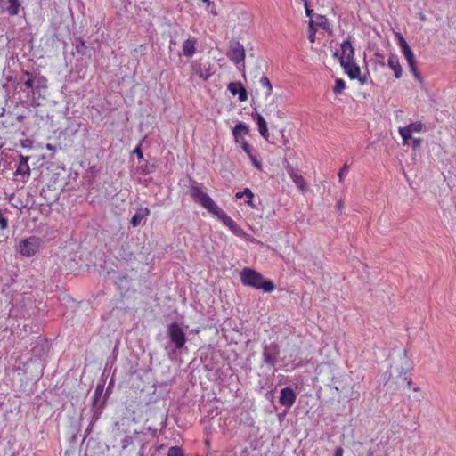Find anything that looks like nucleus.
<instances>
[{"label":"nucleus","instance_id":"obj_14","mask_svg":"<svg viewBox=\"0 0 456 456\" xmlns=\"http://www.w3.org/2000/svg\"><path fill=\"white\" fill-rule=\"evenodd\" d=\"M242 148V150L247 153L251 163L257 170H262V163L257 159L256 156L253 153V147L246 141V139H242L241 142H239Z\"/></svg>","mask_w":456,"mask_h":456},{"label":"nucleus","instance_id":"obj_9","mask_svg":"<svg viewBox=\"0 0 456 456\" xmlns=\"http://www.w3.org/2000/svg\"><path fill=\"white\" fill-rule=\"evenodd\" d=\"M227 56L235 64L244 61L246 57L244 46L238 41L233 42L230 46Z\"/></svg>","mask_w":456,"mask_h":456},{"label":"nucleus","instance_id":"obj_23","mask_svg":"<svg viewBox=\"0 0 456 456\" xmlns=\"http://www.w3.org/2000/svg\"><path fill=\"white\" fill-rule=\"evenodd\" d=\"M259 83H260V86L264 89H265L266 95L267 96L271 95L272 91H273V86H272V84H271L269 78L265 76H263V77H261Z\"/></svg>","mask_w":456,"mask_h":456},{"label":"nucleus","instance_id":"obj_30","mask_svg":"<svg viewBox=\"0 0 456 456\" xmlns=\"http://www.w3.org/2000/svg\"><path fill=\"white\" fill-rule=\"evenodd\" d=\"M349 166L346 163L343 167L338 171V176L339 178V182L343 183L344 177L346 175Z\"/></svg>","mask_w":456,"mask_h":456},{"label":"nucleus","instance_id":"obj_42","mask_svg":"<svg viewBox=\"0 0 456 456\" xmlns=\"http://www.w3.org/2000/svg\"><path fill=\"white\" fill-rule=\"evenodd\" d=\"M175 44H176L175 41L170 40V45L169 46H171L172 45H175Z\"/></svg>","mask_w":456,"mask_h":456},{"label":"nucleus","instance_id":"obj_25","mask_svg":"<svg viewBox=\"0 0 456 456\" xmlns=\"http://www.w3.org/2000/svg\"><path fill=\"white\" fill-rule=\"evenodd\" d=\"M244 196H246L248 198V200L253 199L254 193L252 192V191L249 188H245L243 191H238L235 194V198L238 200L242 199Z\"/></svg>","mask_w":456,"mask_h":456},{"label":"nucleus","instance_id":"obj_13","mask_svg":"<svg viewBox=\"0 0 456 456\" xmlns=\"http://www.w3.org/2000/svg\"><path fill=\"white\" fill-rule=\"evenodd\" d=\"M345 73L350 77V79H356L359 77L361 69L360 67L354 62V60L347 61L346 62H340Z\"/></svg>","mask_w":456,"mask_h":456},{"label":"nucleus","instance_id":"obj_33","mask_svg":"<svg viewBox=\"0 0 456 456\" xmlns=\"http://www.w3.org/2000/svg\"><path fill=\"white\" fill-rule=\"evenodd\" d=\"M412 148L413 150H417L420 147L422 140L420 138H412Z\"/></svg>","mask_w":456,"mask_h":456},{"label":"nucleus","instance_id":"obj_21","mask_svg":"<svg viewBox=\"0 0 456 456\" xmlns=\"http://www.w3.org/2000/svg\"><path fill=\"white\" fill-rule=\"evenodd\" d=\"M248 131H249L248 126H247L246 124H244L242 122H240L239 124H237L232 131L235 142H240V138L241 136H245L246 134H248Z\"/></svg>","mask_w":456,"mask_h":456},{"label":"nucleus","instance_id":"obj_5","mask_svg":"<svg viewBox=\"0 0 456 456\" xmlns=\"http://www.w3.org/2000/svg\"><path fill=\"white\" fill-rule=\"evenodd\" d=\"M41 242V239L36 236L25 238L19 244V251L23 256L31 257L38 252Z\"/></svg>","mask_w":456,"mask_h":456},{"label":"nucleus","instance_id":"obj_45","mask_svg":"<svg viewBox=\"0 0 456 456\" xmlns=\"http://www.w3.org/2000/svg\"><path fill=\"white\" fill-rule=\"evenodd\" d=\"M26 146H28V143H25V144L22 143V147H26Z\"/></svg>","mask_w":456,"mask_h":456},{"label":"nucleus","instance_id":"obj_8","mask_svg":"<svg viewBox=\"0 0 456 456\" xmlns=\"http://www.w3.org/2000/svg\"><path fill=\"white\" fill-rule=\"evenodd\" d=\"M280 354L278 344L273 343L271 346L265 345L263 346V361L270 367H274L277 362V356Z\"/></svg>","mask_w":456,"mask_h":456},{"label":"nucleus","instance_id":"obj_39","mask_svg":"<svg viewBox=\"0 0 456 456\" xmlns=\"http://www.w3.org/2000/svg\"><path fill=\"white\" fill-rule=\"evenodd\" d=\"M320 18H321V22L319 23V26L323 27L325 28L326 24H327V19L323 16H321Z\"/></svg>","mask_w":456,"mask_h":456},{"label":"nucleus","instance_id":"obj_40","mask_svg":"<svg viewBox=\"0 0 456 456\" xmlns=\"http://www.w3.org/2000/svg\"><path fill=\"white\" fill-rule=\"evenodd\" d=\"M356 79H358L361 82V84H362V85L366 83V77H360L359 76V77H357Z\"/></svg>","mask_w":456,"mask_h":456},{"label":"nucleus","instance_id":"obj_17","mask_svg":"<svg viewBox=\"0 0 456 456\" xmlns=\"http://www.w3.org/2000/svg\"><path fill=\"white\" fill-rule=\"evenodd\" d=\"M197 39L189 37L183 44V54L185 57H192L196 53Z\"/></svg>","mask_w":456,"mask_h":456},{"label":"nucleus","instance_id":"obj_36","mask_svg":"<svg viewBox=\"0 0 456 456\" xmlns=\"http://www.w3.org/2000/svg\"><path fill=\"white\" fill-rule=\"evenodd\" d=\"M24 86L28 88V89H30L33 87L34 86V81L32 78H29L28 79L27 81H25L24 83Z\"/></svg>","mask_w":456,"mask_h":456},{"label":"nucleus","instance_id":"obj_15","mask_svg":"<svg viewBox=\"0 0 456 456\" xmlns=\"http://www.w3.org/2000/svg\"><path fill=\"white\" fill-rule=\"evenodd\" d=\"M289 175L291 178V180L294 182V183L297 185L298 190H300L302 192H305L307 190V184L303 177L302 175H300L297 171H296L293 167H289L288 168Z\"/></svg>","mask_w":456,"mask_h":456},{"label":"nucleus","instance_id":"obj_6","mask_svg":"<svg viewBox=\"0 0 456 456\" xmlns=\"http://www.w3.org/2000/svg\"><path fill=\"white\" fill-rule=\"evenodd\" d=\"M167 334L175 349H181L184 346L186 343L185 334L177 322H172L168 325Z\"/></svg>","mask_w":456,"mask_h":456},{"label":"nucleus","instance_id":"obj_22","mask_svg":"<svg viewBox=\"0 0 456 456\" xmlns=\"http://www.w3.org/2000/svg\"><path fill=\"white\" fill-rule=\"evenodd\" d=\"M263 111L265 115H270L272 112H275L279 118H282V112L278 110V106L276 104H274V102H272L269 105H266L265 107V109L263 110Z\"/></svg>","mask_w":456,"mask_h":456},{"label":"nucleus","instance_id":"obj_3","mask_svg":"<svg viewBox=\"0 0 456 456\" xmlns=\"http://www.w3.org/2000/svg\"><path fill=\"white\" fill-rule=\"evenodd\" d=\"M397 37L401 52L405 57L411 71L413 73L414 77L418 80H421V77L419 72L418 71L416 60L412 50L411 49V47L409 46L408 43L406 42L405 38L403 37L402 34L398 33Z\"/></svg>","mask_w":456,"mask_h":456},{"label":"nucleus","instance_id":"obj_10","mask_svg":"<svg viewBox=\"0 0 456 456\" xmlns=\"http://www.w3.org/2000/svg\"><path fill=\"white\" fill-rule=\"evenodd\" d=\"M341 53L338 54V52L334 53L335 57H339V62H346L347 61L354 60V48L352 45V42L350 37L346 40L343 41L340 45Z\"/></svg>","mask_w":456,"mask_h":456},{"label":"nucleus","instance_id":"obj_38","mask_svg":"<svg viewBox=\"0 0 456 456\" xmlns=\"http://www.w3.org/2000/svg\"><path fill=\"white\" fill-rule=\"evenodd\" d=\"M246 204L251 208L252 209H256V206L255 205V203L253 202V199H249L246 201Z\"/></svg>","mask_w":456,"mask_h":456},{"label":"nucleus","instance_id":"obj_19","mask_svg":"<svg viewBox=\"0 0 456 456\" xmlns=\"http://www.w3.org/2000/svg\"><path fill=\"white\" fill-rule=\"evenodd\" d=\"M150 215V209L148 208H142L137 209L136 213L132 216L130 224L133 227H137L141 222Z\"/></svg>","mask_w":456,"mask_h":456},{"label":"nucleus","instance_id":"obj_43","mask_svg":"<svg viewBox=\"0 0 456 456\" xmlns=\"http://www.w3.org/2000/svg\"><path fill=\"white\" fill-rule=\"evenodd\" d=\"M372 455H373V453H372V452L370 450V451H369V452H368V455H367V456H372Z\"/></svg>","mask_w":456,"mask_h":456},{"label":"nucleus","instance_id":"obj_28","mask_svg":"<svg viewBox=\"0 0 456 456\" xmlns=\"http://www.w3.org/2000/svg\"><path fill=\"white\" fill-rule=\"evenodd\" d=\"M167 456H184L183 450L178 446L169 448Z\"/></svg>","mask_w":456,"mask_h":456},{"label":"nucleus","instance_id":"obj_37","mask_svg":"<svg viewBox=\"0 0 456 456\" xmlns=\"http://www.w3.org/2000/svg\"><path fill=\"white\" fill-rule=\"evenodd\" d=\"M344 450L342 447L336 448L334 452V456H343Z\"/></svg>","mask_w":456,"mask_h":456},{"label":"nucleus","instance_id":"obj_34","mask_svg":"<svg viewBox=\"0 0 456 456\" xmlns=\"http://www.w3.org/2000/svg\"><path fill=\"white\" fill-rule=\"evenodd\" d=\"M133 152L134 154H136V156L139 159H142L143 158L142 151L141 149V144L137 145Z\"/></svg>","mask_w":456,"mask_h":456},{"label":"nucleus","instance_id":"obj_32","mask_svg":"<svg viewBox=\"0 0 456 456\" xmlns=\"http://www.w3.org/2000/svg\"><path fill=\"white\" fill-rule=\"evenodd\" d=\"M204 4H206L207 7H210V10H209V12L213 15V16H216L217 15V12L216 10V7L215 5L213 4V3L210 1V0H201Z\"/></svg>","mask_w":456,"mask_h":456},{"label":"nucleus","instance_id":"obj_12","mask_svg":"<svg viewBox=\"0 0 456 456\" xmlns=\"http://www.w3.org/2000/svg\"><path fill=\"white\" fill-rule=\"evenodd\" d=\"M0 6L2 12L15 16L19 13L20 4L19 0H0Z\"/></svg>","mask_w":456,"mask_h":456},{"label":"nucleus","instance_id":"obj_27","mask_svg":"<svg viewBox=\"0 0 456 456\" xmlns=\"http://www.w3.org/2000/svg\"><path fill=\"white\" fill-rule=\"evenodd\" d=\"M346 88V83L343 79H337L335 82V86L333 91L336 94H341L342 91Z\"/></svg>","mask_w":456,"mask_h":456},{"label":"nucleus","instance_id":"obj_31","mask_svg":"<svg viewBox=\"0 0 456 456\" xmlns=\"http://www.w3.org/2000/svg\"><path fill=\"white\" fill-rule=\"evenodd\" d=\"M8 227V220L4 216L2 210L0 209V230H5Z\"/></svg>","mask_w":456,"mask_h":456},{"label":"nucleus","instance_id":"obj_4","mask_svg":"<svg viewBox=\"0 0 456 456\" xmlns=\"http://www.w3.org/2000/svg\"><path fill=\"white\" fill-rule=\"evenodd\" d=\"M214 73L213 66L210 63L203 64L200 61H193L191 62V80H193L195 77H199L200 80L206 82L214 75Z\"/></svg>","mask_w":456,"mask_h":456},{"label":"nucleus","instance_id":"obj_41","mask_svg":"<svg viewBox=\"0 0 456 456\" xmlns=\"http://www.w3.org/2000/svg\"><path fill=\"white\" fill-rule=\"evenodd\" d=\"M342 208H343V203H342L341 201H339V202L338 203V210H341V209H342Z\"/></svg>","mask_w":456,"mask_h":456},{"label":"nucleus","instance_id":"obj_2","mask_svg":"<svg viewBox=\"0 0 456 456\" xmlns=\"http://www.w3.org/2000/svg\"><path fill=\"white\" fill-rule=\"evenodd\" d=\"M241 283L256 289H263L265 292H273L275 284L271 280H265L264 276L251 268H244L240 273Z\"/></svg>","mask_w":456,"mask_h":456},{"label":"nucleus","instance_id":"obj_7","mask_svg":"<svg viewBox=\"0 0 456 456\" xmlns=\"http://www.w3.org/2000/svg\"><path fill=\"white\" fill-rule=\"evenodd\" d=\"M29 156H24L22 154L19 155V165L14 172V175L16 177L20 176V178H17V180L25 183L28 181L30 176V167L28 165Z\"/></svg>","mask_w":456,"mask_h":456},{"label":"nucleus","instance_id":"obj_18","mask_svg":"<svg viewBox=\"0 0 456 456\" xmlns=\"http://www.w3.org/2000/svg\"><path fill=\"white\" fill-rule=\"evenodd\" d=\"M388 67L394 71L395 78L402 77V67L396 54H390L387 60Z\"/></svg>","mask_w":456,"mask_h":456},{"label":"nucleus","instance_id":"obj_16","mask_svg":"<svg viewBox=\"0 0 456 456\" xmlns=\"http://www.w3.org/2000/svg\"><path fill=\"white\" fill-rule=\"evenodd\" d=\"M228 90L232 94L239 95V100L240 102H246L248 100V93L245 87L242 86L240 82H232L228 85Z\"/></svg>","mask_w":456,"mask_h":456},{"label":"nucleus","instance_id":"obj_20","mask_svg":"<svg viewBox=\"0 0 456 456\" xmlns=\"http://www.w3.org/2000/svg\"><path fill=\"white\" fill-rule=\"evenodd\" d=\"M256 123H257V126H258L259 134H261V136L264 139L268 141L269 137H270V134L268 132L267 123L265 120L264 117L261 114L256 113Z\"/></svg>","mask_w":456,"mask_h":456},{"label":"nucleus","instance_id":"obj_35","mask_svg":"<svg viewBox=\"0 0 456 456\" xmlns=\"http://www.w3.org/2000/svg\"><path fill=\"white\" fill-rule=\"evenodd\" d=\"M305 8L306 16L312 20L313 10L309 8L306 1L305 2Z\"/></svg>","mask_w":456,"mask_h":456},{"label":"nucleus","instance_id":"obj_24","mask_svg":"<svg viewBox=\"0 0 456 456\" xmlns=\"http://www.w3.org/2000/svg\"><path fill=\"white\" fill-rule=\"evenodd\" d=\"M399 131V134L403 139V143L405 145V144H408L409 143V140H411L412 139V134L409 132V129L406 128V127H399L398 129Z\"/></svg>","mask_w":456,"mask_h":456},{"label":"nucleus","instance_id":"obj_29","mask_svg":"<svg viewBox=\"0 0 456 456\" xmlns=\"http://www.w3.org/2000/svg\"><path fill=\"white\" fill-rule=\"evenodd\" d=\"M315 32H316V29L314 27V21H313V20H310L308 39L311 43L315 42Z\"/></svg>","mask_w":456,"mask_h":456},{"label":"nucleus","instance_id":"obj_26","mask_svg":"<svg viewBox=\"0 0 456 456\" xmlns=\"http://www.w3.org/2000/svg\"><path fill=\"white\" fill-rule=\"evenodd\" d=\"M409 129V132L413 134L415 132H420L423 129V124L420 122L411 123L410 125L405 126Z\"/></svg>","mask_w":456,"mask_h":456},{"label":"nucleus","instance_id":"obj_44","mask_svg":"<svg viewBox=\"0 0 456 456\" xmlns=\"http://www.w3.org/2000/svg\"><path fill=\"white\" fill-rule=\"evenodd\" d=\"M26 146H28V143H25V144L22 143V147H26Z\"/></svg>","mask_w":456,"mask_h":456},{"label":"nucleus","instance_id":"obj_1","mask_svg":"<svg viewBox=\"0 0 456 456\" xmlns=\"http://www.w3.org/2000/svg\"><path fill=\"white\" fill-rule=\"evenodd\" d=\"M189 192L195 203H198L210 214L216 216L230 231L238 237H245L246 232L237 223L230 217L197 183L193 182L189 186Z\"/></svg>","mask_w":456,"mask_h":456},{"label":"nucleus","instance_id":"obj_11","mask_svg":"<svg viewBox=\"0 0 456 456\" xmlns=\"http://www.w3.org/2000/svg\"><path fill=\"white\" fill-rule=\"evenodd\" d=\"M297 394L291 387H284L281 390L279 402L281 405L290 408L296 402Z\"/></svg>","mask_w":456,"mask_h":456}]
</instances>
